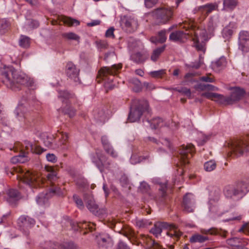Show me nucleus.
<instances>
[{
    "mask_svg": "<svg viewBox=\"0 0 249 249\" xmlns=\"http://www.w3.org/2000/svg\"><path fill=\"white\" fill-rule=\"evenodd\" d=\"M45 169L47 172L45 175L46 178H43L39 173L29 170L24 171L19 168L12 169L9 171V173L13 176L15 174L14 172H16L17 174L16 175L17 179L31 188H37L40 187L44 183L45 181L48 185H50V188L58 187L56 186V183L59 178L58 176L57 169L53 166L46 165Z\"/></svg>",
    "mask_w": 249,
    "mask_h": 249,
    "instance_id": "f257e3e1",
    "label": "nucleus"
},
{
    "mask_svg": "<svg viewBox=\"0 0 249 249\" xmlns=\"http://www.w3.org/2000/svg\"><path fill=\"white\" fill-rule=\"evenodd\" d=\"M0 80L7 88L14 91L25 87H32L34 81L26 74L18 71L13 67L0 69Z\"/></svg>",
    "mask_w": 249,
    "mask_h": 249,
    "instance_id": "f03ea898",
    "label": "nucleus"
},
{
    "mask_svg": "<svg viewBox=\"0 0 249 249\" xmlns=\"http://www.w3.org/2000/svg\"><path fill=\"white\" fill-rule=\"evenodd\" d=\"M122 63L114 64L111 67H103L98 71L97 80L98 83L101 80H104V86L106 89L107 92L108 90L112 89L114 87L113 83L114 78L118 74L122 69Z\"/></svg>",
    "mask_w": 249,
    "mask_h": 249,
    "instance_id": "7ed1b4c3",
    "label": "nucleus"
},
{
    "mask_svg": "<svg viewBox=\"0 0 249 249\" xmlns=\"http://www.w3.org/2000/svg\"><path fill=\"white\" fill-rule=\"evenodd\" d=\"M145 113H150L148 102L145 100L134 99L130 107L127 119L131 123L138 121Z\"/></svg>",
    "mask_w": 249,
    "mask_h": 249,
    "instance_id": "20e7f679",
    "label": "nucleus"
},
{
    "mask_svg": "<svg viewBox=\"0 0 249 249\" xmlns=\"http://www.w3.org/2000/svg\"><path fill=\"white\" fill-rule=\"evenodd\" d=\"M249 191V179L242 180L234 184L226 185L223 190L226 197L233 199L241 198Z\"/></svg>",
    "mask_w": 249,
    "mask_h": 249,
    "instance_id": "39448f33",
    "label": "nucleus"
},
{
    "mask_svg": "<svg viewBox=\"0 0 249 249\" xmlns=\"http://www.w3.org/2000/svg\"><path fill=\"white\" fill-rule=\"evenodd\" d=\"M175 8L173 6H162L158 8L151 13L155 25H160L167 24L173 18Z\"/></svg>",
    "mask_w": 249,
    "mask_h": 249,
    "instance_id": "423d86ee",
    "label": "nucleus"
},
{
    "mask_svg": "<svg viewBox=\"0 0 249 249\" xmlns=\"http://www.w3.org/2000/svg\"><path fill=\"white\" fill-rule=\"evenodd\" d=\"M14 149L15 152H19L18 156H26L30 154L41 155L46 150L40 145L33 143L28 140L24 141L23 143L16 142Z\"/></svg>",
    "mask_w": 249,
    "mask_h": 249,
    "instance_id": "0eeeda50",
    "label": "nucleus"
},
{
    "mask_svg": "<svg viewBox=\"0 0 249 249\" xmlns=\"http://www.w3.org/2000/svg\"><path fill=\"white\" fill-rule=\"evenodd\" d=\"M227 146L230 149V155L236 156L249 155V136H246L242 139H235L227 142Z\"/></svg>",
    "mask_w": 249,
    "mask_h": 249,
    "instance_id": "6e6552de",
    "label": "nucleus"
},
{
    "mask_svg": "<svg viewBox=\"0 0 249 249\" xmlns=\"http://www.w3.org/2000/svg\"><path fill=\"white\" fill-rule=\"evenodd\" d=\"M57 137L59 138V142L57 146H53V144L54 142L55 138L54 135L48 132H42L40 134V138L43 140L44 143L47 146L51 147L53 148L60 146L61 149H64L68 139L67 134L66 133L60 132L57 135Z\"/></svg>",
    "mask_w": 249,
    "mask_h": 249,
    "instance_id": "1a4fd4ad",
    "label": "nucleus"
},
{
    "mask_svg": "<svg viewBox=\"0 0 249 249\" xmlns=\"http://www.w3.org/2000/svg\"><path fill=\"white\" fill-rule=\"evenodd\" d=\"M163 229L170 231L167 232V234L170 237H178L181 235V233L177 231V227L175 225L164 222H156L154 227L150 230V232L156 237H158L160 234Z\"/></svg>",
    "mask_w": 249,
    "mask_h": 249,
    "instance_id": "9d476101",
    "label": "nucleus"
},
{
    "mask_svg": "<svg viewBox=\"0 0 249 249\" xmlns=\"http://www.w3.org/2000/svg\"><path fill=\"white\" fill-rule=\"evenodd\" d=\"M230 95L229 96L223 95V105H231L235 104L242 99L246 94L245 89L239 87H231Z\"/></svg>",
    "mask_w": 249,
    "mask_h": 249,
    "instance_id": "9b49d317",
    "label": "nucleus"
},
{
    "mask_svg": "<svg viewBox=\"0 0 249 249\" xmlns=\"http://www.w3.org/2000/svg\"><path fill=\"white\" fill-rule=\"evenodd\" d=\"M209 191V209L213 213L218 212V207L217 202L221 196V190L217 186H210L208 187Z\"/></svg>",
    "mask_w": 249,
    "mask_h": 249,
    "instance_id": "f8f14e48",
    "label": "nucleus"
},
{
    "mask_svg": "<svg viewBox=\"0 0 249 249\" xmlns=\"http://www.w3.org/2000/svg\"><path fill=\"white\" fill-rule=\"evenodd\" d=\"M54 196H63V191L59 187H53L50 188L49 191L45 194H39L36 198L37 203L40 206H43L47 204L48 199Z\"/></svg>",
    "mask_w": 249,
    "mask_h": 249,
    "instance_id": "ddd939ff",
    "label": "nucleus"
},
{
    "mask_svg": "<svg viewBox=\"0 0 249 249\" xmlns=\"http://www.w3.org/2000/svg\"><path fill=\"white\" fill-rule=\"evenodd\" d=\"M80 69L71 61L67 62L65 73L68 77V79L74 82L75 85L80 83V80L79 77Z\"/></svg>",
    "mask_w": 249,
    "mask_h": 249,
    "instance_id": "4468645a",
    "label": "nucleus"
},
{
    "mask_svg": "<svg viewBox=\"0 0 249 249\" xmlns=\"http://www.w3.org/2000/svg\"><path fill=\"white\" fill-rule=\"evenodd\" d=\"M121 25L122 29L126 32L132 33L138 28V20L131 16H124L121 20Z\"/></svg>",
    "mask_w": 249,
    "mask_h": 249,
    "instance_id": "2eb2a0df",
    "label": "nucleus"
},
{
    "mask_svg": "<svg viewBox=\"0 0 249 249\" xmlns=\"http://www.w3.org/2000/svg\"><path fill=\"white\" fill-rule=\"evenodd\" d=\"M193 31L184 32L183 31L177 30L172 32L169 36V40L171 41L182 43L185 42L188 39L192 36Z\"/></svg>",
    "mask_w": 249,
    "mask_h": 249,
    "instance_id": "dca6fc26",
    "label": "nucleus"
},
{
    "mask_svg": "<svg viewBox=\"0 0 249 249\" xmlns=\"http://www.w3.org/2000/svg\"><path fill=\"white\" fill-rule=\"evenodd\" d=\"M183 28L186 29L187 31L188 29H191L193 31L194 34V37L193 38L194 41V46L196 48L197 51H201L203 53L205 52V43L203 41L201 42L199 40L198 37V31L199 30L197 29L196 30L195 27L193 25L188 24L187 26L185 25L182 27Z\"/></svg>",
    "mask_w": 249,
    "mask_h": 249,
    "instance_id": "f3484780",
    "label": "nucleus"
},
{
    "mask_svg": "<svg viewBox=\"0 0 249 249\" xmlns=\"http://www.w3.org/2000/svg\"><path fill=\"white\" fill-rule=\"evenodd\" d=\"M249 32L241 31L239 34L238 45L239 49L243 52L249 51Z\"/></svg>",
    "mask_w": 249,
    "mask_h": 249,
    "instance_id": "a211bd4d",
    "label": "nucleus"
},
{
    "mask_svg": "<svg viewBox=\"0 0 249 249\" xmlns=\"http://www.w3.org/2000/svg\"><path fill=\"white\" fill-rule=\"evenodd\" d=\"M58 97L61 99L63 103L65 102L66 104H70L71 103H74L77 99L75 94L67 90H58Z\"/></svg>",
    "mask_w": 249,
    "mask_h": 249,
    "instance_id": "6ab92c4d",
    "label": "nucleus"
},
{
    "mask_svg": "<svg viewBox=\"0 0 249 249\" xmlns=\"http://www.w3.org/2000/svg\"><path fill=\"white\" fill-rule=\"evenodd\" d=\"M117 225H121V224L120 223H117L113 226L114 231L116 232H119L129 239L135 236V232L129 226L123 225L122 227L120 228ZM111 228H113V227H112Z\"/></svg>",
    "mask_w": 249,
    "mask_h": 249,
    "instance_id": "aec40b11",
    "label": "nucleus"
},
{
    "mask_svg": "<svg viewBox=\"0 0 249 249\" xmlns=\"http://www.w3.org/2000/svg\"><path fill=\"white\" fill-rule=\"evenodd\" d=\"M194 201L191 194L187 193L183 197L182 207L187 213L193 212L194 210Z\"/></svg>",
    "mask_w": 249,
    "mask_h": 249,
    "instance_id": "412c9836",
    "label": "nucleus"
},
{
    "mask_svg": "<svg viewBox=\"0 0 249 249\" xmlns=\"http://www.w3.org/2000/svg\"><path fill=\"white\" fill-rule=\"evenodd\" d=\"M38 114L34 111H29L23 114L24 122L27 126H31L36 122Z\"/></svg>",
    "mask_w": 249,
    "mask_h": 249,
    "instance_id": "4be33fe9",
    "label": "nucleus"
},
{
    "mask_svg": "<svg viewBox=\"0 0 249 249\" xmlns=\"http://www.w3.org/2000/svg\"><path fill=\"white\" fill-rule=\"evenodd\" d=\"M85 201L86 207L90 212L96 215L100 214L98 206L95 203V200L92 196L86 198Z\"/></svg>",
    "mask_w": 249,
    "mask_h": 249,
    "instance_id": "5701e85b",
    "label": "nucleus"
},
{
    "mask_svg": "<svg viewBox=\"0 0 249 249\" xmlns=\"http://www.w3.org/2000/svg\"><path fill=\"white\" fill-rule=\"evenodd\" d=\"M7 201L10 205H15L19 198L18 192L13 189H10L7 191Z\"/></svg>",
    "mask_w": 249,
    "mask_h": 249,
    "instance_id": "b1692460",
    "label": "nucleus"
},
{
    "mask_svg": "<svg viewBox=\"0 0 249 249\" xmlns=\"http://www.w3.org/2000/svg\"><path fill=\"white\" fill-rule=\"evenodd\" d=\"M92 160L101 171L109 164L107 157H93Z\"/></svg>",
    "mask_w": 249,
    "mask_h": 249,
    "instance_id": "393cba45",
    "label": "nucleus"
},
{
    "mask_svg": "<svg viewBox=\"0 0 249 249\" xmlns=\"http://www.w3.org/2000/svg\"><path fill=\"white\" fill-rule=\"evenodd\" d=\"M148 58L146 52H137L131 55V60L137 64L143 63Z\"/></svg>",
    "mask_w": 249,
    "mask_h": 249,
    "instance_id": "a878e982",
    "label": "nucleus"
},
{
    "mask_svg": "<svg viewBox=\"0 0 249 249\" xmlns=\"http://www.w3.org/2000/svg\"><path fill=\"white\" fill-rule=\"evenodd\" d=\"M196 149L195 146L192 143H189L186 145H182L179 149L180 156H188V154L193 155L195 153Z\"/></svg>",
    "mask_w": 249,
    "mask_h": 249,
    "instance_id": "bb28decb",
    "label": "nucleus"
},
{
    "mask_svg": "<svg viewBox=\"0 0 249 249\" xmlns=\"http://www.w3.org/2000/svg\"><path fill=\"white\" fill-rule=\"evenodd\" d=\"M19 223L20 222V227H23L26 229L32 227L35 224V220L28 216H21L19 217Z\"/></svg>",
    "mask_w": 249,
    "mask_h": 249,
    "instance_id": "cd10ccee",
    "label": "nucleus"
},
{
    "mask_svg": "<svg viewBox=\"0 0 249 249\" xmlns=\"http://www.w3.org/2000/svg\"><path fill=\"white\" fill-rule=\"evenodd\" d=\"M216 5L213 3H208L198 7V12H200L205 17H206L215 8Z\"/></svg>",
    "mask_w": 249,
    "mask_h": 249,
    "instance_id": "c85d7f7f",
    "label": "nucleus"
},
{
    "mask_svg": "<svg viewBox=\"0 0 249 249\" xmlns=\"http://www.w3.org/2000/svg\"><path fill=\"white\" fill-rule=\"evenodd\" d=\"M93 116L95 120L99 122H104L106 119V115L103 109L96 108L92 111Z\"/></svg>",
    "mask_w": 249,
    "mask_h": 249,
    "instance_id": "c756f323",
    "label": "nucleus"
},
{
    "mask_svg": "<svg viewBox=\"0 0 249 249\" xmlns=\"http://www.w3.org/2000/svg\"><path fill=\"white\" fill-rule=\"evenodd\" d=\"M201 96L205 97L207 99L213 100V98L217 99L219 104H223V95L213 92H204L201 94Z\"/></svg>",
    "mask_w": 249,
    "mask_h": 249,
    "instance_id": "7c9ffc66",
    "label": "nucleus"
},
{
    "mask_svg": "<svg viewBox=\"0 0 249 249\" xmlns=\"http://www.w3.org/2000/svg\"><path fill=\"white\" fill-rule=\"evenodd\" d=\"M129 82L132 86V90L135 92H139L142 90V83L138 79L136 78H131L129 79Z\"/></svg>",
    "mask_w": 249,
    "mask_h": 249,
    "instance_id": "2f4dec72",
    "label": "nucleus"
},
{
    "mask_svg": "<svg viewBox=\"0 0 249 249\" xmlns=\"http://www.w3.org/2000/svg\"><path fill=\"white\" fill-rule=\"evenodd\" d=\"M166 45H164L161 47H158L155 49L151 54V59L152 61L156 62L160 54L164 51Z\"/></svg>",
    "mask_w": 249,
    "mask_h": 249,
    "instance_id": "473e14b6",
    "label": "nucleus"
},
{
    "mask_svg": "<svg viewBox=\"0 0 249 249\" xmlns=\"http://www.w3.org/2000/svg\"><path fill=\"white\" fill-rule=\"evenodd\" d=\"M18 43L20 47L23 48L27 49L30 46L31 39L27 36L21 35L19 39Z\"/></svg>",
    "mask_w": 249,
    "mask_h": 249,
    "instance_id": "72a5a7b5",
    "label": "nucleus"
},
{
    "mask_svg": "<svg viewBox=\"0 0 249 249\" xmlns=\"http://www.w3.org/2000/svg\"><path fill=\"white\" fill-rule=\"evenodd\" d=\"M163 125V121L160 118H156L150 122V126L152 129H157Z\"/></svg>",
    "mask_w": 249,
    "mask_h": 249,
    "instance_id": "f704fd0d",
    "label": "nucleus"
},
{
    "mask_svg": "<svg viewBox=\"0 0 249 249\" xmlns=\"http://www.w3.org/2000/svg\"><path fill=\"white\" fill-rule=\"evenodd\" d=\"M208 239V237L200 234H195L190 238L191 243L199 242L203 243Z\"/></svg>",
    "mask_w": 249,
    "mask_h": 249,
    "instance_id": "c9c22d12",
    "label": "nucleus"
},
{
    "mask_svg": "<svg viewBox=\"0 0 249 249\" xmlns=\"http://www.w3.org/2000/svg\"><path fill=\"white\" fill-rule=\"evenodd\" d=\"M62 20L64 24H66L69 26H77L80 24V22L78 20L70 17L64 16L62 18Z\"/></svg>",
    "mask_w": 249,
    "mask_h": 249,
    "instance_id": "e433bc0d",
    "label": "nucleus"
},
{
    "mask_svg": "<svg viewBox=\"0 0 249 249\" xmlns=\"http://www.w3.org/2000/svg\"><path fill=\"white\" fill-rule=\"evenodd\" d=\"M62 36L63 38L67 40H73L78 41L80 39V36L73 32L62 33Z\"/></svg>",
    "mask_w": 249,
    "mask_h": 249,
    "instance_id": "4c0bfd02",
    "label": "nucleus"
},
{
    "mask_svg": "<svg viewBox=\"0 0 249 249\" xmlns=\"http://www.w3.org/2000/svg\"><path fill=\"white\" fill-rule=\"evenodd\" d=\"M69 105L67 104L66 107L62 108V110L65 114L68 115L70 118H72L75 116L76 110Z\"/></svg>",
    "mask_w": 249,
    "mask_h": 249,
    "instance_id": "58836bf2",
    "label": "nucleus"
},
{
    "mask_svg": "<svg viewBox=\"0 0 249 249\" xmlns=\"http://www.w3.org/2000/svg\"><path fill=\"white\" fill-rule=\"evenodd\" d=\"M236 0H223V5L225 8L233 10L236 6Z\"/></svg>",
    "mask_w": 249,
    "mask_h": 249,
    "instance_id": "ea45409f",
    "label": "nucleus"
},
{
    "mask_svg": "<svg viewBox=\"0 0 249 249\" xmlns=\"http://www.w3.org/2000/svg\"><path fill=\"white\" fill-rule=\"evenodd\" d=\"M174 90L186 95L189 99L192 98L191 90L186 87H176L174 89Z\"/></svg>",
    "mask_w": 249,
    "mask_h": 249,
    "instance_id": "a19ab883",
    "label": "nucleus"
},
{
    "mask_svg": "<svg viewBox=\"0 0 249 249\" xmlns=\"http://www.w3.org/2000/svg\"><path fill=\"white\" fill-rule=\"evenodd\" d=\"M167 31L166 30H162L159 31L157 35V41L159 43H163L166 40L167 37L166 36Z\"/></svg>",
    "mask_w": 249,
    "mask_h": 249,
    "instance_id": "79ce46f5",
    "label": "nucleus"
},
{
    "mask_svg": "<svg viewBox=\"0 0 249 249\" xmlns=\"http://www.w3.org/2000/svg\"><path fill=\"white\" fill-rule=\"evenodd\" d=\"M205 170L211 172L216 168V163L214 160H210L205 163L204 165Z\"/></svg>",
    "mask_w": 249,
    "mask_h": 249,
    "instance_id": "37998d69",
    "label": "nucleus"
},
{
    "mask_svg": "<svg viewBox=\"0 0 249 249\" xmlns=\"http://www.w3.org/2000/svg\"><path fill=\"white\" fill-rule=\"evenodd\" d=\"M178 157V162L177 163V166L178 167L185 166L188 164L189 162V159L187 158L188 157Z\"/></svg>",
    "mask_w": 249,
    "mask_h": 249,
    "instance_id": "c03bdc74",
    "label": "nucleus"
},
{
    "mask_svg": "<svg viewBox=\"0 0 249 249\" xmlns=\"http://www.w3.org/2000/svg\"><path fill=\"white\" fill-rule=\"evenodd\" d=\"M227 243L229 246L233 247V248H235L241 243L240 239L236 237H233L228 239Z\"/></svg>",
    "mask_w": 249,
    "mask_h": 249,
    "instance_id": "a18cd8bd",
    "label": "nucleus"
},
{
    "mask_svg": "<svg viewBox=\"0 0 249 249\" xmlns=\"http://www.w3.org/2000/svg\"><path fill=\"white\" fill-rule=\"evenodd\" d=\"M226 65V60L225 58L221 57L217 60L213 64V66L219 69L223 68Z\"/></svg>",
    "mask_w": 249,
    "mask_h": 249,
    "instance_id": "49530a36",
    "label": "nucleus"
},
{
    "mask_svg": "<svg viewBox=\"0 0 249 249\" xmlns=\"http://www.w3.org/2000/svg\"><path fill=\"white\" fill-rule=\"evenodd\" d=\"M195 75V74L194 73H187L186 74L184 78L185 79V82L187 83V85L189 83H193L197 82V80L194 78Z\"/></svg>",
    "mask_w": 249,
    "mask_h": 249,
    "instance_id": "de8ad7c7",
    "label": "nucleus"
},
{
    "mask_svg": "<svg viewBox=\"0 0 249 249\" xmlns=\"http://www.w3.org/2000/svg\"><path fill=\"white\" fill-rule=\"evenodd\" d=\"M160 187L159 189V194L162 199L164 198L166 196V183H161L160 184Z\"/></svg>",
    "mask_w": 249,
    "mask_h": 249,
    "instance_id": "09e8293b",
    "label": "nucleus"
},
{
    "mask_svg": "<svg viewBox=\"0 0 249 249\" xmlns=\"http://www.w3.org/2000/svg\"><path fill=\"white\" fill-rule=\"evenodd\" d=\"M73 199L76 204L77 207L80 209H83L84 205L82 199L77 195L74 194L73 196Z\"/></svg>",
    "mask_w": 249,
    "mask_h": 249,
    "instance_id": "8fccbe9b",
    "label": "nucleus"
},
{
    "mask_svg": "<svg viewBox=\"0 0 249 249\" xmlns=\"http://www.w3.org/2000/svg\"><path fill=\"white\" fill-rule=\"evenodd\" d=\"M110 238L109 237L97 236V240L98 244L101 246H105L106 244L108 242Z\"/></svg>",
    "mask_w": 249,
    "mask_h": 249,
    "instance_id": "3c124183",
    "label": "nucleus"
},
{
    "mask_svg": "<svg viewBox=\"0 0 249 249\" xmlns=\"http://www.w3.org/2000/svg\"><path fill=\"white\" fill-rule=\"evenodd\" d=\"M76 185L80 189L88 188L89 185L87 180L84 179H79L76 181Z\"/></svg>",
    "mask_w": 249,
    "mask_h": 249,
    "instance_id": "603ef678",
    "label": "nucleus"
},
{
    "mask_svg": "<svg viewBox=\"0 0 249 249\" xmlns=\"http://www.w3.org/2000/svg\"><path fill=\"white\" fill-rule=\"evenodd\" d=\"M165 73L164 70H160L157 71H153L150 72V75L154 78H160Z\"/></svg>",
    "mask_w": 249,
    "mask_h": 249,
    "instance_id": "864d4df0",
    "label": "nucleus"
},
{
    "mask_svg": "<svg viewBox=\"0 0 249 249\" xmlns=\"http://www.w3.org/2000/svg\"><path fill=\"white\" fill-rule=\"evenodd\" d=\"M150 189L149 185L145 182H142L141 183L139 187L140 191L142 193H148Z\"/></svg>",
    "mask_w": 249,
    "mask_h": 249,
    "instance_id": "5fc2aeb1",
    "label": "nucleus"
},
{
    "mask_svg": "<svg viewBox=\"0 0 249 249\" xmlns=\"http://www.w3.org/2000/svg\"><path fill=\"white\" fill-rule=\"evenodd\" d=\"M9 26V23L4 19H0V30H7Z\"/></svg>",
    "mask_w": 249,
    "mask_h": 249,
    "instance_id": "6e6d98bb",
    "label": "nucleus"
},
{
    "mask_svg": "<svg viewBox=\"0 0 249 249\" xmlns=\"http://www.w3.org/2000/svg\"><path fill=\"white\" fill-rule=\"evenodd\" d=\"M239 232H243L245 234H249V223H245L239 229Z\"/></svg>",
    "mask_w": 249,
    "mask_h": 249,
    "instance_id": "4d7b16f0",
    "label": "nucleus"
},
{
    "mask_svg": "<svg viewBox=\"0 0 249 249\" xmlns=\"http://www.w3.org/2000/svg\"><path fill=\"white\" fill-rule=\"evenodd\" d=\"M210 139V136L202 135L201 138H199L197 142L198 145H204Z\"/></svg>",
    "mask_w": 249,
    "mask_h": 249,
    "instance_id": "13d9d810",
    "label": "nucleus"
},
{
    "mask_svg": "<svg viewBox=\"0 0 249 249\" xmlns=\"http://www.w3.org/2000/svg\"><path fill=\"white\" fill-rule=\"evenodd\" d=\"M64 249H78L77 247L73 242H66L63 245Z\"/></svg>",
    "mask_w": 249,
    "mask_h": 249,
    "instance_id": "bf43d9fd",
    "label": "nucleus"
},
{
    "mask_svg": "<svg viewBox=\"0 0 249 249\" xmlns=\"http://www.w3.org/2000/svg\"><path fill=\"white\" fill-rule=\"evenodd\" d=\"M159 0H145L144 4L147 8H150L155 5Z\"/></svg>",
    "mask_w": 249,
    "mask_h": 249,
    "instance_id": "052dcab7",
    "label": "nucleus"
},
{
    "mask_svg": "<svg viewBox=\"0 0 249 249\" xmlns=\"http://www.w3.org/2000/svg\"><path fill=\"white\" fill-rule=\"evenodd\" d=\"M97 47L99 49H106L108 48L107 43L104 40H100L97 41Z\"/></svg>",
    "mask_w": 249,
    "mask_h": 249,
    "instance_id": "680f3d73",
    "label": "nucleus"
},
{
    "mask_svg": "<svg viewBox=\"0 0 249 249\" xmlns=\"http://www.w3.org/2000/svg\"><path fill=\"white\" fill-rule=\"evenodd\" d=\"M0 123L4 126H7L9 124L7 117L2 113L0 114Z\"/></svg>",
    "mask_w": 249,
    "mask_h": 249,
    "instance_id": "e2e57ef3",
    "label": "nucleus"
},
{
    "mask_svg": "<svg viewBox=\"0 0 249 249\" xmlns=\"http://www.w3.org/2000/svg\"><path fill=\"white\" fill-rule=\"evenodd\" d=\"M114 28L113 27H110L106 32L105 36L107 37H111L112 38H115L114 35Z\"/></svg>",
    "mask_w": 249,
    "mask_h": 249,
    "instance_id": "0e129e2a",
    "label": "nucleus"
},
{
    "mask_svg": "<svg viewBox=\"0 0 249 249\" xmlns=\"http://www.w3.org/2000/svg\"><path fill=\"white\" fill-rule=\"evenodd\" d=\"M142 160L141 157H130V161L132 164L139 163Z\"/></svg>",
    "mask_w": 249,
    "mask_h": 249,
    "instance_id": "69168bd1",
    "label": "nucleus"
},
{
    "mask_svg": "<svg viewBox=\"0 0 249 249\" xmlns=\"http://www.w3.org/2000/svg\"><path fill=\"white\" fill-rule=\"evenodd\" d=\"M107 154L113 156L115 154V151L113 149L112 146L110 145H108L107 147H104Z\"/></svg>",
    "mask_w": 249,
    "mask_h": 249,
    "instance_id": "338daca9",
    "label": "nucleus"
},
{
    "mask_svg": "<svg viewBox=\"0 0 249 249\" xmlns=\"http://www.w3.org/2000/svg\"><path fill=\"white\" fill-rule=\"evenodd\" d=\"M116 249H130L127 245L124 242L120 241L117 246Z\"/></svg>",
    "mask_w": 249,
    "mask_h": 249,
    "instance_id": "774afa93",
    "label": "nucleus"
}]
</instances>
